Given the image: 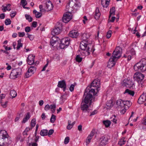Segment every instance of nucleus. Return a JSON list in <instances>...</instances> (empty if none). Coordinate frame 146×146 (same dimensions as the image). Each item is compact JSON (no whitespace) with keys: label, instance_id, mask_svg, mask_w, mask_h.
<instances>
[{"label":"nucleus","instance_id":"obj_25","mask_svg":"<svg viewBox=\"0 0 146 146\" xmlns=\"http://www.w3.org/2000/svg\"><path fill=\"white\" fill-rule=\"evenodd\" d=\"M110 0H102L101 4L104 7H107L109 4Z\"/></svg>","mask_w":146,"mask_h":146},{"label":"nucleus","instance_id":"obj_64","mask_svg":"<svg viewBox=\"0 0 146 146\" xmlns=\"http://www.w3.org/2000/svg\"><path fill=\"white\" fill-rule=\"evenodd\" d=\"M37 22L36 21H33L32 23V26L33 27L35 28L36 27Z\"/></svg>","mask_w":146,"mask_h":146},{"label":"nucleus","instance_id":"obj_20","mask_svg":"<svg viewBox=\"0 0 146 146\" xmlns=\"http://www.w3.org/2000/svg\"><path fill=\"white\" fill-rule=\"evenodd\" d=\"M146 101V96L144 94H143L139 97L138 100V103L141 104Z\"/></svg>","mask_w":146,"mask_h":146},{"label":"nucleus","instance_id":"obj_41","mask_svg":"<svg viewBox=\"0 0 146 146\" xmlns=\"http://www.w3.org/2000/svg\"><path fill=\"white\" fill-rule=\"evenodd\" d=\"M126 141L124 140V139L123 138L120 140L118 142V144L120 145H123L125 143Z\"/></svg>","mask_w":146,"mask_h":146},{"label":"nucleus","instance_id":"obj_24","mask_svg":"<svg viewBox=\"0 0 146 146\" xmlns=\"http://www.w3.org/2000/svg\"><path fill=\"white\" fill-rule=\"evenodd\" d=\"M116 104L118 106L123 107H124V101L119 99L117 100L116 102Z\"/></svg>","mask_w":146,"mask_h":146},{"label":"nucleus","instance_id":"obj_13","mask_svg":"<svg viewBox=\"0 0 146 146\" xmlns=\"http://www.w3.org/2000/svg\"><path fill=\"white\" fill-rule=\"evenodd\" d=\"M100 145L105 146L108 143V139L107 137L103 136L100 138Z\"/></svg>","mask_w":146,"mask_h":146},{"label":"nucleus","instance_id":"obj_48","mask_svg":"<svg viewBox=\"0 0 146 146\" xmlns=\"http://www.w3.org/2000/svg\"><path fill=\"white\" fill-rule=\"evenodd\" d=\"M124 107L127 106V107H129L131 105V103L129 101H124Z\"/></svg>","mask_w":146,"mask_h":146},{"label":"nucleus","instance_id":"obj_6","mask_svg":"<svg viewBox=\"0 0 146 146\" xmlns=\"http://www.w3.org/2000/svg\"><path fill=\"white\" fill-rule=\"evenodd\" d=\"M122 49L119 46L116 47L115 51L113 53L112 56L111 58H113L114 60L116 58H119L121 56Z\"/></svg>","mask_w":146,"mask_h":146},{"label":"nucleus","instance_id":"obj_63","mask_svg":"<svg viewBox=\"0 0 146 146\" xmlns=\"http://www.w3.org/2000/svg\"><path fill=\"white\" fill-rule=\"evenodd\" d=\"M18 35L19 37H22L24 36L25 35V34L24 32H19L18 33Z\"/></svg>","mask_w":146,"mask_h":146},{"label":"nucleus","instance_id":"obj_10","mask_svg":"<svg viewBox=\"0 0 146 146\" xmlns=\"http://www.w3.org/2000/svg\"><path fill=\"white\" fill-rule=\"evenodd\" d=\"M144 77V75L142 74L139 72L135 73L133 76L134 80H137V82L143 80Z\"/></svg>","mask_w":146,"mask_h":146},{"label":"nucleus","instance_id":"obj_15","mask_svg":"<svg viewBox=\"0 0 146 146\" xmlns=\"http://www.w3.org/2000/svg\"><path fill=\"white\" fill-rule=\"evenodd\" d=\"M88 42L86 40H83L81 42L80 47L81 50H85L88 48Z\"/></svg>","mask_w":146,"mask_h":146},{"label":"nucleus","instance_id":"obj_21","mask_svg":"<svg viewBox=\"0 0 146 146\" xmlns=\"http://www.w3.org/2000/svg\"><path fill=\"white\" fill-rule=\"evenodd\" d=\"M61 31V30L60 28L55 27V28L52 31L51 34L53 35H58L60 33Z\"/></svg>","mask_w":146,"mask_h":146},{"label":"nucleus","instance_id":"obj_57","mask_svg":"<svg viewBox=\"0 0 146 146\" xmlns=\"http://www.w3.org/2000/svg\"><path fill=\"white\" fill-rule=\"evenodd\" d=\"M95 132V129H93L92 130L90 134L88 135L90 136H91L92 137L94 134Z\"/></svg>","mask_w":146,"mask_h":146},{"label":"nucleus","instance_id":"obj_46","mask_svg":"<svg viewBox=\"0 0 146 146\" xmlns=\"http://www.w3.org/2000/svg\"><path fill=\"white\" fill-rule=\"evenodd\" d=\"M82 59V58L80 57V56L79 55H77L76 58V61L79 62H81Z\"/></svg>","mask_w":146,"mask_h":146},{"label":"nucleus","instance_id":"obj_45","mask_svg":"<svg viewBox=\"0 0 146 146\" xmlns=\"http://www.w3.org/2000/svg\"><path fill=\"white\" fill-rule=\"evenodd\" d=\"M16 140L17 141H20L21 142H22L23 141V139L21 137V135L19 134L17 136Z\"/></svg>","mask_w":146,"mask_h":146},{"label":"nucleus","instance_id":"obj_54","mask_svg":"<svg viewBox=\"0 0 146 146\" xmlns=\"http://www.w3.org/2000/svg\"><path fill=\"white\" fill-rule=\"evenodd\" d=\"M116 116L115 115H113L111 117L113 118L111 120V121H112L114 123H116L117 122V119H116Z\"/></svg>","mask_w":146,"mask_h":146},{"label":"nucleus","instance_id":"obj_19","mask_svg":"<svg viewBox=\"0 0 146 146\" xmlns=\"http://www.w3.org/2000/svg\"><path fill=\"white\" fill-rule=\"evenodd\" d=\"M115 64V60L113 58H111L108 62L107 66L109 68H111Z\"/></svg>","mask_w":146,"mask_h":146},{"label":"nucleus","instance_id":"obj_14","mask_svg":"<svg viewBox=\"0 0 146 146\" xmlns=\"http://www.w3.org/2000/svg\"><path fill=\"white\" fill-rule=\"evenodd\" d=\"M35 56L32 54H29L27 58V62L29 65H32L34 63Z\"/></svg>","mask_w":146,"mask_h":146},{"label":"nucleus","instance_id":"obj_18","mask_svg":"<svg viewBox=\"0 0 146 146\" xmlns=\"http://www.w3.org/2000/svg\"><path fill=\"white\" fill-rule=\"evenodd\" d=\"M79 35V33L76 30H72L69 34V36L72 38H76Z\"/></svg>","mask_w":146,"mask_h":146},{"label":"nucleus","instance_id":"obj_26","mask_svg":"<svg viewBox=\"0 0 146 146\" xmlns=\"http://www.w3.org/2000/svg\"><path fill=\"white\" fill-rule=\"evenodd\" d=\"M33 13L35 14L36 17L37 18H40L42 15V14L41 12H39L36 11L35 10L33 11Z\"/></svg>","mask_w":146,"mask_h":146},{"label":"nucleus","instance_id":"obj_56","mask_svg":"<svg viewBox=\"0 0 146 146\" xmlns=\"http://www.w3.org/2000/svg\"><path fill=\"white\" fill-rule=\"evenodd\" d=\"M31 129V128H30V127H27L25 130L24 131V132L23 133V135H25V134L26 135H27V132L29 131Z\"/></svg>","mask_w":146,"mask_h":146},{"label":"nucleus","instance_id":"obj_49","mask_svg":"<svg viewBox=\"0 0 146 146\" xmlns=\"http://www.w3.org/2000/svg\"><path fill=\"white\" fill-rule=\"evenodd\" d=\"M21 3L23 8H25V6L27 4V2L26 1V0H21Z\"/></svg>","mask_w":146,"mask_h":146},{"label":"nucleus","instance_id":"obj_50","mask_svg":"<svg viewBox=\"0 0 146 146\" xmlns=\"http://www.w3.org/2000/svg\"><path fill=\"white\" fill-rule=\"evenodd\" d=\"M11 23V20L9 19H7L5 20V24L6 25H9Z\"/></svg>","mask_w":146,"mask_h":146},{"label":"nucleus","instance_id":"obj_51","mask_svg":"<svg viewBox=\"0 0 146 146\" xmlns=\"http://www.w3.org/2000/svg\"><path fill=\"white\" fill-rule=\"evenodd\" d=\"M31 74L32 73H31L28 70L25 73V76L26 78H29L32 75Z\"/></svg>","mask_w":146,"mask_h":146},{"label":"nucleus","instance_id":"obj_11","mask_svg":"<svg viewBox=\"0 0 146 146\" xmlns=\"http://www.w3.org/2000/svg\"><path fill=\"white\" fill-rule=\"evenodd\" d=\"M92 102V100H91V102L90 103H86L84 101V96L83 97V101L82 102L81 109L83 111H86L88 110V108L89 106H90Z\"/></svg>","mask_w":146,"mask_h":146},{"label":"nucleus","instance_id":"obj_3","mask_svg":"<svg viewBox=\"0 0 146 146\" xmlns=\"http://www.w3.org/2000/svg\"><path fill=\"white\" fill-rule=\"evenodd\" d=\"M9 135L6 131L4 130L0 131V146H4L6 145L4 139L6 138L7 139Z\"/></svg>","mask_w":146,"mask_h":146},{"label":"nucleus","instance_id":"obj_28","mask_svg":"<svg viewBox=\"0 0 146 146\" xmlns=\"http://www.w3.org/2000/svg\"><path fill=\"white\" fill-rule=\"evenodd\" d=\"M115 7H113L111 9H110V15L109 16V19L111 17V15H115Z\"/></svg>","mask_w":146,"mask_h":146},{"label":"nucleus","instance_id":"obj_39","mask_svg":"<svg viewBox=\"0 0 146 146\" xmlns=\"http://www.w3.org/2000/svg\"><path fill=\"white\" fill-rule=\"evenodd\" d=\"M25 16L26 19L28 20L29 22H30L32 21L33 18L32 17H31L30 15L26 14L25 15Z\"/></svg>","mask_w":146,"mask_h":146},{"label":"nucleus","instance_id":"obj_29","mask_svg":"<svg viewBox=\"0 0 146 146\" xmlns=\"http://www.w3.org/2000/svg\"><path fill=\"white\" fill-rule=\"evenodd\" d=\"M48 130L46 129H43L41 131L40 134L41 135L44 136L48 135Z\"/></svg>","mask_w":146,"mask_h":146},{"label":"nucleus","instance_id":"obj_4","mask_svg":"<svg viewBox=\"0 0 146 146\" xmlns=\"http://www.w3.org/2000/svg\"><path fill=\"white\" fill-rule=\"evenodd\" d=\"M22 69L20 68H17L13 70L10 75L11 79H15L21 74Z\"/></svg>","mask_w":146,"mask_h":146},{"label":"nucleus","instance_id":"obj_23","mask_svg":"<svg viewBox=\"0 0 146 146\" xmlns=\"http://www.w3.org/2000/svg\"><path fill=\"white\" fill-rule=\"evenodd\" d=\"M101 14L99 11V9L97 8L95 10L94 18L96 20L98 19L100 17Z\"/></svg>","mask_w":146,"mask_h":146},{"label":"nucleus","instance_id":"obj_38","mask_svg":"<svg viewBox=\"0 0 146 146\" xmlns=\"http://www.w3.org/2000/svg\"><path fill=\"white\" fill-rule=\"evenodd\" d=\"M106 105L109 108H111L113 106V101L112 100H110L106 104Z\"/></svg>","mask_w":146,"mask_h":146},{"label":"nucleus","instance_id":"obj_5","mask_svg":"<svg viewBox=\"0 0 146 146\" xmlns=\"http://www.w3.org/2000/svg\"><path fill=\"white\" fill-rule=\"evenodd\" d=\"M70 38L69 37L65 38L61 40V43L60 44V47L61 49L66 48L68 46L70 43Z\"/></svg>","mask_w":146,"mask_h":146},{"label":"nucleus","instance_id":"obj_12","mask_svg":"<svg viewBox=\"0 0 146 146\" xmlns=\"http://www.w3.org/2000/svg\"><path fill=\"white\" fill-rule=\"evenodd\" d=\"M43 7L46 8L47 10V12H48L53 9V6L51 2L50 1H47L44 5Z\"/></svg>","mask_w":146,"mask_h":146},{"label":"nucleus","instance_id":"obj_40","mask_svg":"<svg viewBox=\"0 0 146 146\" xmlns=\"http://www.w3.org/2000/svg\"><path fill=\"white\" fill-rule=\"evenodd\" d=\"M8 102V101H6L5 102H3L2 100H0V103L1 106L4 108L7 107Z\"/></svg>","mask_w":146,"mask_h":146},{"label":"nucleus","instance_id":"obj_1","mask_svg":"<svg viewBox=\"0 0 146 146\" xmlns=\"http://www.w3.org/2000/svg\"><path fill=\"white\" fill-rule=\"evenodd\" d=\"M100 86V80L99 79L95 80L90 86H88L86 89L84 95V101L86 103H90L93 98V96L96 95V92L99 90V88Z\"/></svg>","mask_w":146,"mask_h":146},{"label":"nucleus","instance_id":"obj_52","mask_svg":"<svg viewBox=\"0 0 146 146\" xmlns=\"http://www.w3.org/2000/svg\"><path fill=\"white\" fill-rule=\"evenodd\" d=\"M70 4L71 5L72 7L73 6H72V5H75L76 4L75 3H74L73 0H71V1H70L69 3V5H68L66 6V9H68L69 8Z\"/></svg>","mask_w":146,"mask_h":146},{"label":"nucleus","instance_id":"obj_62","mask_svg":"<svg viewBox=\"0 0 146 146\" xmlns=\"http://www.w3.org/2000/svg\"><path fill=\"white\" fill-rule=\"evenodd\" d=\"M142 123L143 124L146 125V115L145 116L144 118H143L142 120Z\"/></svg>","mask_w":146,"mask_h":146},{"label":"nucleus","instance_id":"obj_2","mask_svg":"<svg viewBox=\"0 0 146 146\" xmlns=\"http://www.w3.org/2000/svg\"><path fill=\"white\" fill-rule=\"evenodd\" d=\"M134 69L136 71L144 72L146 70V59H142L134 66Z\"/></svg>","mask_w":146,"mask_h":146},{"label":"nucleus","instance_id":"obj_55","mask_svg":"<svg viewBox=\"0 0 146 146\" xmlns=\"http://www.w3.org/2000/svg\"><path fill=\"white\" fill-rule=\"evenodd\" d=\"M69 140L70 138L68 137H66L64 140V143L65 144H67L69 143Z\"/></svg>","mask_w":146,"mask_h":146},{"label":"nucleus","instance_id":"obj_8","mask_svg":"<svg viewBox=\"0 0 146 146\" xmlns=\"http://www.w3.org/2000/svg\"><path fill=\"white\" fill-rule=\"evenodd\" d=\"M72 14L69 11L64 14L62 18V21L63 22L67 23L68 22L72 19Z\"/></svg>","mask_w":146,"mask_h":146},{"label":"nucleus","instance_id":"obj_33","mask_svg":"<svg viewBox=\"0 0 146 146\" xmlns=\"http://www.w3.org/2000/svg\"><path fill=\"white\" fill-rule=\"evenodd\" d=\"M10 6L11 5L9 4H8L7 6L6 7H5L3 5H2V7H3V8L2 9V10H3V11L4 12H5L7 10L9 11H10L11 10V8H9H9H7V7H10Z\"/></svg>","mask_w":146,"mask_h":146},{"label":"nucleus","instance_id":"obj_31","mask_svg":"<svg viewBox=\"0 0 146 146\" xmlns=\"http://www.w3.org/2000/svg\"><path fill=\"white\" fill-rule=\"evenodd\" d=\"M42 5H40L39 6V8L40 9V11L41 13H45L46 12H47V10L46 8L44 7Z\"/></svg>","mask_w":146,"mask_h":146},{"label":"nucleus","instance_id":"obj_34","mask_svg":"<svg viewBox=\"0 0 146 146\" xmlns=\"http://www.w3.org/2000/svg\"><path fill=\"white\" fill-rule=\"evenodd\" d=\"M124 93H128L130 95L132 96H133L134 94V92L133 91L130 90L128 89H126Z\"/></svg>","mask_w":146,"mask_h":146},{"label":"nucleus","instance_id":"obj_47","mask_svg":"<svg viewBox=\"0 0 146 146\" xmlns=\"http://www.w3.org/2000/svg\"><path fill=\"white\" fill-rule=\"evenodd\" d=\"M56 116L55 115L52 114L50 119V121L51 123H54L56 120Z\"/></svg>","mask_w":146,"mask_h":146},{"label":"nucleus","instance_id":"obj_22","mask_svg":"<svg viewBox=\"0 0 146 146\" xmlns=\"http://www.w3.org/2000/svg\"><path fill=\"white\" fill-rule=\"evenodd\" d=\"M30 117V113L29 112L27 113L25 115V117L23 119L22 123H25L29 119Z\"/></svg>","mask_w":146,"mask_h":146},{"label":"nucleus","instance_id":"obj_30","mask_svg":"<svg viewBox=\"0 0 146 146\" xmlns=\"http://www.w3.org/2000/svg\"><path fill=\"white\" fill-rule=\"evenodd\" d=\"M28 70L31 73L33 74L36 70V68L34 66H31L28 69Z\"/></svg>","mask_w":146,"mask_h":146},{"label":"nucleus","instance_id":"obj_58","mask_svg":"<svg viewBox=\"0 0 146 146\" xmlns=\"http://www.w3.org/2000/svg\"><path fill=\"white\" fill-rule=\"evenodd\" d=\"M31 30V28L29 27H27L25 28V31L27 33L29 32Z\"/></svg>","mask_w":146,"mask_h":146},{"label":"nucleus","instance_id":"obj_60","mask_svg":"<svg viewBox=\"0 0 146 146\" xmlns=\"http://www.w3.org/2000/svg\"><path fill=\"white\" fill-rule=\"evenodd\" d=\"M74 84L71 85L69 88L71 92L73 91L74 90Z\"/></svg>","mask_w":146,"mask_h":146},{"label":"nucleus","instance_id":"obj_53","mask_svg":"<svg viewBox=\"0 0 146 146\" xmlns=\"http://www.w3.org/2000/svg\"><path fill=\"white\" fill-rule=\"evenodd\" d=\"M112 31L111 30L109 31L107 33L106 36L108 38H109L111 36Z\"/></svg>","mask_w":146,"mask_h":146},{"label":"nucleus","instance_id":"obj_59","mask_svg":"<svg viewBox=\"0 0 146 146\" xmlns=\"http://www.w3.org/2000/svg\"><path fill=\"white\" fill-rule=\"evenodd\" d=\"M50 109V106L49 105V104H47L44 107V110L46 111L48 110H49Z\"/></svg>","mask_w":146,"mask_h":146},{"label":"nucleus","instance_id":"obj_17","mask_svg":"<svg viewBox=\"0 0 146 146\" xmlns=\"http://www.w3.org/2000/svg\"><path fill=\"white\" fill-rule=\"evenodd\" d=\"M50 40V43L52 46H54V44L58 43V41L59 40V38L58 37L53 35Z\"/></svg>","mask_w":146,"mask_h":146},{"label":"nucleus","instance_id":"obj_27","mask_svg":"<svg viewBox=\"0 0 146 146\" xmlns=\"http://www.w3.org/2000/svg\"><path fill=\"white\" fill-rule=\"evenodd\" d=\"M90 35L87 33H84L82 35L81 38L83 40H86L89 37Z\"/></svg>","mask_w":146,"mask_h":146},{"label":"nucleus","instance_id":"obj_42","mask_svg":"<svg viewBox=\"0 0 146 146\" xmlns=\"http://www.w3.org/2000/svg\"><path fill=\"white\" fill-rule=\"evenodd\" d=\"M36 124V120L35 119L33 118L32 120L31 121V126L32 127L31 129L35 126Z\"/></svg>","mask_w":146,"mask_h":146},{"label":"nucleus","instance_id":"obj_37","mask_svg":"<svg viewBox=\"0 0 146 146\" xmlns=\"http://www.w3.org/2000/svg\"><path fill=\"white\" fill-rule=\"evenodd\" d=\"M10 95L12 97V98H13L17 96V94L14 90H12L10 91Z\"/></svg>","mask_w":146,"mask_h":146},{"label":"nucleus","instance_id":"obj_7","mask_svg":"<svg viewBox=\"0 0 146 146\" xmlns=\"http://www.w3.org/2000/svg\"><path fill=\"white\" fill-rule=\"evenodd\" d=\"M122 85L123 86L133 89L135 88V86L134 82L130 80H124L122 83Z\"/></svg>","mask_w":146,"mask_h":146},{"label":"nucleus","instance_id":"obj_43","mask_svg":"<svg viewBox=\"0 0 146 146\" xmlns=\"http://www.w3.org/2000/svg\"><path fill=\"white\" fill-rule=\"evenodd\" d=\"M50 109H51V111L52 113H54L56 110V105L55 104L51 105L50 106Z\"/></svg>","mask_w":146,"mask_h":146},{"label":"nucleus","instance_id":"obj_44","mask_svg":"<svg viewBox=\"0 0 146 146\" xmlns=\"http://www.w3.org/2000/svg\"><path fill=\"white\" fill-rule=\"evenodd\" d=\"M128 53L130 54L131 55H133L135 54V52L134 49L133 48H131L129 51Z\"/></svg>","mask_w":146,"mask_h":146},{"label":"nucleus","instance_id":"obj_9","mask_svg":"<svg viewBox=\"0 0 146 146\" xmlns=\"http://www.w3.org/2000/svg\"><path fill=\"white\" fill-rule=\"evenodd\" d=\"M95 50L93 47H92L90 48L88 46L87 48L86 49L82 50L83 51L81 52L82 54L84 56H88L90 54L91 52L93 53Z\"/></svg>","mask_w":146,"mask_h":146},{"label":"nucleus","instance_id":"obj_36","mask_svg":"<svg viewBox=\"0 0 146 146\" xmlns=\"http://www.w3.org/2000/svg\"><path fill=\"white\" fill-rule=\"evenodd\" d=\"M103 123L105 127H108L110 126L111 122L110 121L107 120L103 121Z\"/></svg>","mask_w":146,"mask_h":146},{"label":"nucleus","instance_id":"obj_32","mask_svg":"<svg viewBox=\"0 0 146 146\" xmlns=\"http://www.w3.org/2000/svg\"><path fill=\"white\" fill-rule=\"evenodd\" d=\"M21 39H19L17 41V49L19 50L20 49L21 47H22L23 46V44L21 43Z\"/></svg>","mask_w":146,"mask_h":146},{"label":"nucleus","instance_id":"obj_35","mask_svg":"<svg viewBox=\"0 0 146 146\" xmlns=\"http://www.w3.org/2000/svg\"><path fill=\"white\" fill-rule=\"evenodd\" d=\"M138 83L139 86L142 88L145 87L146 84L143 80L138 82Z\"/></svg>","mask_w":146,"mask_h":146},{"label":"nucleus","instance_id":"obj_61","mask_svg":"<svg viewBox=\"0 0 146 146\" xmlns=\"http://www.w3.org/2000/svg\"><path fill=\"white\" fill-rule=\"evenodd\" d=\"M54 132V131L52 129H50L49 130L48 132V135H51Z\"/></svg>","mask_w":146,"mask_h":146},{"label":"nucleus","instance_id":"obj_16","mask_svg":"<svg viewBox=\"0 0 146 146\" xmlns=\"http://www.w3.org/2000/svg\"><path fill=\"white\" fill-rule=\"evenodd\" d=\"M57 86L59 88H63L64 91L66 90V82L64 80L59 81Z\"/></svg>","mask_w":146,"mask_h":146}]
</instances>
